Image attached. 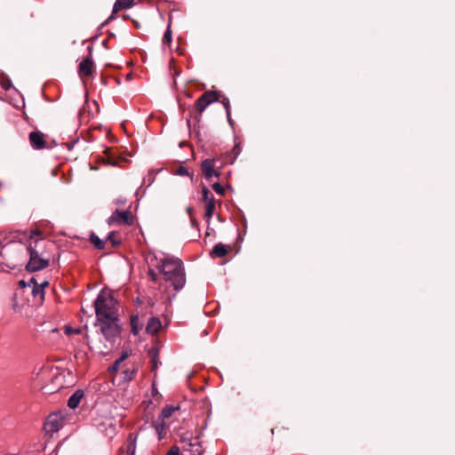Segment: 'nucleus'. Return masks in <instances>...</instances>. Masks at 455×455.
Returning <instances> with one entry per match:
<instances>
[{"label": "nucleus", "instance_id": "obj_1", "mask_svg": "<svg viewBox=\"0 0 455 455\" xmlns=\"http://www.w3.org/2000/svg\"><path fill=\"white\" fill-rule=\"evenodd\" d=\"M40 235V232L37 230H31L29 234V243L24 248L22 244L17 243H10L8 248H6V251H19L23 254L22 259L15 260L11 264H7L9 267L12 269L15 268L17 266L23 265V259L27 254L29 255V260L26 264V269L28 272L39 271L46 268L49 266V259L44 256L43 251H41L42 245L45 243L44 239H36Z\"/></svg>", "mask_w": 455, "mask_h": 455}, {"label": "nucleus", "instance_id": "obj_2", "mask_svg": "<svg viewBox=\"0 0 455 455\" xmlns=\"http://www.w3.org/2000/svg\"><path fill=\"white\" fill-rule=\"evenodd\" d=\"M157 268L174 291H179L185 286L186 274L183 262L180 259L170 256L160 259Z\"/></svg>", "mask_w": 455, "mask_h": 455}, {"label": "nucleus", "instance_id": "obj_3", "mask_svg": "<svg viewBox=\"0 0 455 455\" xmlns=\"http://www.w3.org/2000/svg\"><path fill=\"white\" fill-rule=\"evenodd\" d=\"M217 101H220L223 105L226 110L228 121L230 125H233V120L230 116L229 100L219 91H206L196 100L195 103V108L197 112V115L196 116V121H200L203 112L210 104Z\"/></svg>", "mask_w": 455, "mask_h": 455}, {"label": "nucleus", "instance_id": "obj_4", "mask_svg": "<svg viewBox=\"0 0 455 455\" xmlns=\"http://www.w3.org/2000/svg\"><path fill=\"white\" fill-rule=\"evenodd\" d=\"M241 149L238 145H235L232 149V154L227 155L225 159L220 161V158H207L201 163V171L205 180H209L212 177L219 178L220 176V169L227 164H233L235 158L240 154Z\"/></svg>", "mask_w": 455, "mask_h": 455}, {"label": "nucleus", "instance_id": "obj_5", "mask_svg": "<svg viewBox=\"0 0 455 455\" xmlns=\"http://www.w3.org/2000/svg\"><path fill=\"white\" fill-rule=\"evenodd\" d=\"M97 318L117 317L116 300L110 291L101 290L94 301Z\"/></svg>", "mask_w": 455, "mask_h": 455}, {"label": "nucleus", "instance_id": "obj_6", "mask_svg": "<svg viewBox=\"0 0 455 455\" xmlns=\"http://www.w3.org/2000/svg\"><path fill=\"white\" fill-rule=\"evenodd\" d=\"M180 443L185 455H203L204 450L197 436L189 433L181 434Z\"/></svg>", "mask_w": 455, "mask_h": 455}, {"label": "nucleus", "instance_id": "obj_7", "mask_svg": "<svg viewBox=\"0 0 455 455\" xmlns=\"http://www.w3.org/2000/svg\"><path fill=\"white\" fill-rule=\"evenodd\" d=\"M97 322L100 324L101 333L107 340L112 341L118 336L120 331L118 317L97 318Z\"/></svg>", "mask_w": 455, "mask_h": 455}, {"label": "nucleus", "instance_id": "obj_8", "mask_svg": "<svg viewBox=\"0 0 455 455\" xmlns=\"http://www.w3.org/2000/svg\"><path fill=\"white\" fill-rule=\"evenodd\" d=\"M108 224H126L131 226L133 224V216L129 211H120L116 209L108 219Z\"/></svg>", "mask_w": 455, "mask_h": 455}, {"label": "nucleus", "instance_id": "obj_9", "mask_svg": "<svg viewBox=\"0 0 455 455\" xmlns=\"http://www.w3.org/2000/svg\"><path fill=\"white\" fill-rule=\"evenodd\" d=\"M89 54L78 66V74L80 76H91L94 71V63L92 60V47H88Z\"/></svg>", "mask_w": 455, "mask_h": 455}, {"label": "nucleus", "instance_id": "obj_10", "mask_svg": "<svg viewBox=\"0 0 455 455\" xmlns=\"http://www.w3.org/2000/svg\"><path fill=\"white\" fill-rule=\"evenodd\" d=\"M30 145L35 149H43L46 148V142L44 135L41 132L34 131L29 133L28 136Z\"/></svg>", "mask_w": 455, "mask_h": 455}, {"label": "nucleus", "instance_id": "obj_11", "mask_svg": "<svg viewBox=\"0 0 455 455\" xmlns=\"http://www.w3.org/2000/svg\"><path fill=\"white\" fill-rule=\"evenodd\" d=\"M33 284L32 286V295L35 299H36L39 302H42L44 298V287L48 285V282H44L40 284H38L34 277L30 279V284Z\"/></svg>", "mask_w": 455, "mask_h": 455}, {"label": "nucleus", "instance_id": "obj_12", "mask_svg": "<svg viewBox=\"0 0 455 455\" xmlns=\"http://www.w3.org/2000/svg\"><path fill=\"white\" fill-rule=\"evenodd\" d=\"M61 426V422L57 415H50L44 423L46 432H57Z\"/></svg>", "mask_w": 455, "mask_h": 455}, {"label": "nucleus", "instance_id": "obj_13", "mask_svg": "<svg viewBox=\"0 0 455 455\" xmlns=\"http://www.w3.org/2000/svg\"><path fill=\"white\" fill-rule=\"evenodd\" d=\"M162 327V323L158 317H150L146 326V331L149 334H156Z\"/></svg>", "mask_w": 455, "mask_h": 455}, {"label": "nucleus", "instance_id": "obj_14", "mask_svg": "<svg viewBox=\"0 0 455 455\" xmlns=\"http://www.w3.org/2000/svg\"><path fill=\"white\" fill-rule=\"evenodd\" d=\"M134 4V0H116L114 4L112 14L108 18L111 20L114 18V14L123 9H129Z\"/></svg>", "mask_w": 455, "mask_h": 455}, {"label": "nucleus", "instance_id": "obj_15", "mask_svg": "<svg viewBox=\"0 0 455 455\" xmlns=\"http://www.w3.org/2000/svg\"><path fill=\"white\" fill-rule=\"evenodd\" d=\"M229 249L230 246L225 245L221 243H218L214 245L212 251H211V257L223 258L228 254Z\"/></svg>", "mask_w": 455, "mask_h": 455}, {"label": "nucleus", "instance_id": "obj_16", "mask_svg": "<svg viewBox=\"0 0 455 455\" xmlns=\"http://www.w3.org/2000/svg\"><path fill=\"white\" fill-rule=\"evenodd\" d=\"M84 396L83 390H76L68 400V406L70 409H76Z\"/></svg>", "mask_w": 455, "mask_h": 455}, {"label": "nucleus", "instance_id": "obj_17", "mask_svg": "<svg viewBox=\"0 0 455 455\" xmlns=\"http://www.w3.org/2000/svg\"><path fill=\"white\" fill-rule=\"evenodd\" d=\"M179 410L178 406H172V405H166L164 408H163L158 419L164 421L165 419H169L175 411Z\"/></svg>", "mask_w": 455, "mask_h": 455}, {"label": "nucleus", "instance_id": "obj_18", "mask_svg": "<svg viewBox=\"0 0 455 455\" xmlns=\"http://www.w3.org/2000/svg\"><path fill=\"white\" fill-rule=\"evenodd\" d=\"M128 356H129V353L128 352H124L122 354V355L118 359H116L111 366H109L108 371L110 372H116L119 370L120 364L125 359H127Z\"/></svg>", "mask_w": 455, "mask_h": 455}, {"label": "nucleus", "instance_id": "obj_19", "mask_svg": "<svg viewBox=\"0 0 455 455\" xmlns=\"http://www.w3.org/2000/svg\"><path fill=\"white\" fill-rule=\"evenodd\" d=\"M215 199H210L205 204L204 217L209 220L212 218L215 212Z\"/></svg>", "mask_w": 455, "mask_h": 455}, {"label": "nucleus", "instance_id": "obj_20", "mask_svg": "<svg viewBox=\"0 0 455 455\" xmlns=\"http://www.w3.org/2000/svg\"><path fill=\"white\" fill-rule=\"evenodd\" d=\"M90 241L94 245L95 248L99 250H102L105 247V241L99 238L94 233H92L90 235Z\"/></svg>", "mask_w": 455, "mask_h": 455}, {"label": "nucleus", "instance_id": "obj_21", "mask_svg": "<svg viewBox=\"0 0 455 455\" xmlns=\"http://www.w3.org/2000/svg\"><path fill=\"white\" fill-rule=\"evenodd\" d=\"M131 327H132V332L134 335H138L140 330V320L138 315H132L131 317Z\"/></svg>", "mask_w": 455, "mask_h": 455}, {"label": "nucleus", "instance_id": "obj_22", "mask_svg": "<svg viewBox=\"0 0 455 455\" xmlns=\"http://www.w3.org/2000/svg\"><path fill=\"white\" fill-rule=\"evenodd\" d=\"M149 355L151 356V361L153 363V371H156L158 367L159 358H158V350L157 349H151L149 351Z\"/></svg>", "mask_w": 455, "mask_h": 455}, {"label": "nucleus", "instance_id": "obj_23", "mask_svg": "<svg viewBox=\"0 0 455 455\" xmlns=\"http://www.w3.org/2000/svg\"><path fill=\"white\" fill-rule=\"evenodd\" d=\"M172 36L171 30V25H168L166 31L164 34L162 43L164 45H168L172 43Z\"/></svg>", "mask_w": 455, "mask_h": 455}, {"label": "nucleus", "instance_id": "obj_24", "mask_svg": "<svg viewBox=\"0 0 455 455\" xmlns=\"http://www.w3.org/2000/svg\"><path fill=\"white\" fill-rule=\"evenodd\" d=\"M154 427L156 429V432L158 434L159 438H161V434L164 431V429L165 428L164 421L159 420L157 419V420L154 423Z\"/></svg>", "mask_w": 455, "mask_h": 455}, {"label": "nucleus", "instance_id": "obj_25", "mask_svg": "<svg viewBox=\"0 0 455 455\" xmlns=\"http://www.w3.org/2000/svg\"><path fill=\"white\" fill-rule=\"evenodd\" d=\"M202 193H203V200L205 203H208L210 199H214V196H212V194L211 193L209 188H206L205 186L203 187Z\"/></svg>", "mask_w": 455, "mask_h": 455}, {"label": "nucleus", "instance_id": "obj_26", "mask_svg": "<svg viewBox=\"0 0 455 455\" xmlns=\"http://www.w3.org/2000/svg\"><path fill=\"white\" fill-rule=\"evenodd\" d=\"M176 173L178 175H180V176H188V177H190L191 180H193V175L190 174L188 170L186 167L182 166V165L178 167V169L176 171Z\"/></svg>", "mask_w": 455, "mask_h": 455}, {"label": "nucleus", "instance_id": "obj_27", "mask_svg": "<svg viewBox=\"0 0 455 455\" xmlns=\"http://www.w3.org/2000/svg\"><path fill=\"white\" fill-rule=\"evenodd\" d=\"M212 189L220 196H223L225 194L224 187L219 182H215L212 184Z\"/></svg>", "mask_w": 455, "mask_h": 455}, {"label": "nucleus", "instance_id": "obj_28", "mask_svg": "<svg viewBox=\"0 0 455 455\" xmlns=\"http://www.w3.org/2000/svg\"><path fill=\"white\" fill-rule=\"evenodd\" d=\"M135 372H136L135 370H132V371L131 370H126V371H124L123 373L124 375V380H127V381L132 380L134 378V376H135Z\"/></svg>", "mask_w": 455, "mask_h": 455}, {"label": "nucleus", "instance_id": "obj_29", "mask_svg": "<svg viewBox=\"0 0 455 455\" xmlns=\"http://www.w3.org/2000/svg\"><path fill=\"white\" fill-rule=\"evenodd\" d=\"M81 332L80 328H72L70 326H65V333L67 335L78 334Z\"/></svg>", "mask_w": 455, "mask_h": 455}, {"label": "nucleus", "instance_id": "obj_30", "mask_svg": "<svg viewBox=\"0 0 455 455\" xmlns=\"http://www.w3.org/2000/svg\"><path fill=\"white\" fill-rule=\"evenodd\" d=\"M148 275L154 283H157L158 275L154 269H148Z\"/></svg>", "mask_w": 455, "mask_h": 455}, {"label": "nucleus", "instance_id": "obj_31", "mask_svg": "<svg viewBox=\"0 0 455 455\" xmlns=\"http://www.w3.org/2000/svg\"><path fill=\"white\" fill-rule=\"evenodd\" d=\"M108 239L112 243L114 246L120 244V241L115 238V232L109 233Z\"/></svg>", "mask_w": 455, "mask_h": 455}, {"label": "nucleus", "instance_id": "obj_32", "mask_svg": "<svg viewBox=\"0 0 455 455\" xmlns=\"http://www.w3.org/2000/svg\"><path fill=\"white\" fill-rule=\"evenodd\" d=\"M191 226L193 228H198V222L194 217H191Z\"/></svg>", "mask_w": 455, "mask_h": 455}, {"label": "nucleus", "instance_id": "obj_33", "mask_svg": "<svg viewBox=\"0 0 455 455\" xmlns=\"http://www.w3.org/2000/svg\"><path fill=\"white\" fill-rule=\"evenodd\" d=\"M128 451H132V452L133 453L134 451H135V444L134 443H130L128 445Z\"/></svg>", "mask_w": 455, "mask_h": 455}, {"label": "nucleus", "instance_id": "obj_34", "mask_svg": "<svg viewBox=\"0 0 455 455\" xmlns=\"http://www.w3.org/2000/svg\"><path fill=\"white\" fill-rule=\"evenodd\" d=\"M108 164H111V165H116L117 163L116 160L112 159L110 156L108 157Z\"/></svg>", "mask_w": 455, "mask_h": 455}, {"label": "nucleus", "instance_id": "obj_35", "mask_svg": "<svg viewBox=\"0 0 455 455\" xmlns=\"http://www.w3.org/2000/svg\"><path fill=\"white\" fill-rule=\"evenodd\" d=\"M125 202H126V201H125V199H121V198H120V199H117V200L116 201V204H119V205H122V204H125Z\"/></svg>", "mask_w": 455, "mask_h": 455}, {"label": "nucleus", "instance_id": "obj_36", "mask_svg": "<svg viewBox=\"0 0 455 455\" xmlns=\"http://www.w3.org/2000/svg\"><path fill=\"white\" fill-rule=\"evenodd\" d=\"M193 210H194V209H193V207L188 206V207L187 208V212H188L190 216H192Z\"/></svg>", "mask_w": 455, "mask_h": 455}, {"label": "nucleus", "instance_id": "obj_37", "mask_svg": "<svg viewBox=\"0 0 455 455\" xmlns=\"http://www.w3.org/2000/svg\"><path fill=\"white\" fill-rule=\"evenodd\" d=\"M51 333H52V334H58V333H59V331H58V329H56V328H55V329H52V330L51 331Z\"/></svg>", "mask_w": 455, "mask_h": 455}, {"label": "nucleus", "instance_id": "obj_38", "mask_svg": "<svg viewBox=\"0 0 455 455\" xmlns=\"http://www.w3.org/2000/svg\"><path fill=\"white\" fill-rule=\"evenodd\" d=\"M20 285H25V282L24 281H20Z\"/></svg>", "mask_w": 455, "mask_h": 455}]
</instances>
